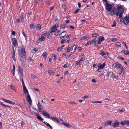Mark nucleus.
I'll return each mask as SVG.
<instances>
[{
    "instance_id": "obj_1",
    "label": "nucleus",
    "mask_w": 129,
    "mask_h": 129,
    "mask_svg": "<svg viewBox=\"0 0 129 129\" xmlns=\"http://www.w3.org/2000/svg\"><path fill=\"white\" fill-rule=\"evenodd\" d=\"M37 106L38 107V111L39 112H43L42 114L43 115L47 117L48 118H50V116L49 113L46 111L44 110V108L42 106L39 102H38V104L37 105Z\"/></svg>"
},
{
    "instance_id": "obj_2",
    "label": "nucleus",
    "mask_w": 129,
    "mask_h": 129,
    "mask_svg": "<svg viewBox=\"0 0 129 129\" xmlns=\"http://www.w3.org/2000/svg\"><path fill=\"white\" fill-rule=\"evenodd\" d=\"M18 53L20 55L26 54L25 49L23 46H21L19 48Z\"/></svg>"
},
{
    "instance_id": "obj_3",
    "label": "nucleus",
    "mask_w": 129,
    "mask_h": 129,
    "mask_svg": "<svg viewBox=\"0 0 129 129\" xmlns=\"http://www.w3.org/2000/svg\"><path fill=\"white\" fill-rule=\"evenodd\" d=\"M105 65V63H103L102 65L101 63H99L98 65V68L97 70L98 72L101 71V69H102Z\"/></svg>"
},
{
    "instance_id": "obj_4",
    "label": "nucleus",
    "mask_w": 129,
    "mask_h": 129,
    "mask_svg": "<svg viewBox=\"0 0 129 129\" xmlns=\"http://www.w3.org/2000/svg\"><path fill=\"white\" fill-rule=\"evenodd\" d=\"M105 5L106 9L108 11H111L112 9V5L110 4H108L106 3Z\"/></svg>"
},
{
    "instance_id": "obj_5",
    "label": "nucleus",
    "mask_w": 129,
    "mask_h": 129,
    "mask_svg": "<svg viewBox=\"0 0 129 129\" xmlns=\"http://www.w3.org/2000/svg\"><path fill=\"white\" fill-rule=\"evenodd\" d=\"M21 61L22 62L26 61V54L20 55L19 56Z\"/></svg>"
},
{
    "instance_id": "obj_6",
    "label": "nucleus",
    "mask_w": 129,
    "mask_h": 129,
    "mask_svg": "<svg viewBox=\"0 0 129 129\" xmlns=\"http://www.w3.org/2000/svg\"><path fill=\"white\" fill-rule=\"evenodd\" d=\"M113 66L114 67V68H115L117 69H120L122 67L121 65L119 63H118V62H116L113 65Z\"/></svg>"
},
{
    "instance_id": "obj_7",
    "label": "nucleus",
    "mask_w": 129,
    "mask_h": 129,
    "mask_svg": "<svg viewBox=\"0 0 129 129\" xmlns=\"http://www.w3.org/2000/svg\"><path fill=\"white\" fill-rule=\"evenodd\" d=\"M50 119L51 120L55 122H57L58 123H59L60 122L58 118H57L55 117H50Z\"/></svg>"
},
{
    "instance_id": "obj_8",
    "label": "nucleus",
    "mask_w": 129,
    "mask_h": 129,
    "mask_svg": "<svg viewBox=\"0 0 129 129\" xmlns=\"http://www.w3.org/2000/svg\"><path fill=\"white\" fill-rule=\"evenodd\" d=\"M13 42V44L15 47L18 46L17 43V40L15 38H13L12 40Z\"/></svg>"
},
{
    "instance_id": "obj_9",
    "label": "nucleus",
    "mask_w": 129,
    "mask_h": 129,
    "mask_svg": "<svg viewBox=\"0 0 129 129\" xmlns=\"http://www.w3.org/2000/svg\"><path fill=\"white\" fill-rule=\"evenodd\" d=\"M18 73L20 74L22 76H23V70L21 67L20 66H19L18 69Z\"/></svg>"
},
{
    "instance_id": "obj_10",
    "label": "nucleus",
    "mask_w": 129,
    "mask_h": 129,
    "mask_svg": "<svg viewBox=\"0 0 129 129\" xmlns=\"http://www.w3.org/2000/svg\"><path fill=\"white\" fill-rule=\"evenodd\" d=\"M120 123L123 126L125 125H129V120H124L122 121Z\"/></svg>"
},
{
    "instance_id": "obj_11",
    "label": "nucleus",
    "mask_w": 129,
    "mask_h": 129,
    "mask_svg": "<svg viewBox=\"0 0 129 129\" xmlns=\"http://www.w3.org/2000/svg\"><path fill=\"white\" fill-rule=\"evenodd\" d=\"M2 99L5 102L13 105L15 104V102H12V101L9 100H6L5 99L2 98Z\"/></svg>"
},
{
    "instance_id": "obj_12",
    "label": "nucleus",
    "mask_w": 129,
    "mask_h": 129,
    "mask_svg": "<svg viewBox=\"0 0 129 129\" xmlns=\"http://www.w3.org/2000/svg\"><path fill=\"white\" fill-rule=\"evenodd\" d=\"M34 114L37 116V118L39 120L41 121H42L44 120L43 118L39 116V114L36 112H35Z\"/></svg>"
},
{
    "instance_id": "obj_13",
    "label": "nucleus",
    "mask_w": 129,
    "mask_h": 129,
    "mask_svg": "<svg viewBox=\"0 0 129 129\" xmlns=\"http://www.w3.org/2000/svg\"><path fill=\"white\" fill-rule=\"evenodd\" d=\"M96 38H94L93 40H92L91 41H89L88 42H87L86 44H85V46H87L89 44L91 45L92 43H95Z\"/></svg>"
},
{
    "instance_id": "obj_14",
    "label": "nucleus",
    "mask_w": 129,
    "mask_h": 129,
    "mask_svg": "<svg viewBox=\"0 0 129 129\" xmlns=\"http://www.w3.org/2000/svg\"><path fill=\"white\" fill-rule=\"evenodd\" d=\"M26 99L28 102L30 104H31V103L32 100L29 95H28L27 96Z\"/></svg>"
},
{
    "instance_id": "obj_15",
    "label": "nucleus",
    "mask_w": 129,
    "mask_h": 129,
    "mask_svg": "<svg viewBox=\"0 0 129 129\" xmlns=\"http://www.w3.org/2000/svg\"><path fill=\"white\" fill-rule=\"evenodd\" d=\"M119 122H116L112 124V126L113 128L117 127L119 125Z\"/></svg>"
},
{
    "instance_id": "obj_16",
    "label": "nucleus",
    "mask_w": 129,
    "mask_h": 129,
    "mask_svg": "<svg viewBox=\"0 0 129 129\" xmlns=\"http://www.w3.org/2000/svg\"><path fill=\"white\" fill-rule=\"evenodd\" d=\"M66 32L63 31L61 34H60L59 36H60V38L61 39H62V38H64L66 35Z\"/></svg>"
},
{
    "instance_id": "obj_17",
    "label": "nucleus",
    "mask_w": 129,
    "mask_h": 129,
    "mask_svg": "<svg viewBox=\"0 0 129 129\" xmlns=\"http://www.w3.org/2000/svg\"><path fill=\"white\" fill-rule=\"evenodd\" d=\"M112 121L111 120L107 121L105 122L104 124V126H106L107 125H111L112 123Z\"/></svg>"
},
{
    "instance_id": "obj_18",
    "label": "nucleus",
    "mask_w": 129,
    "mask_h": 129,
    "mask_svg": "<svg viewBox=\"0 0 129 129\" xmlns=\"http://www.w3.org/2000/svg\"><path fill=\"white\" fill-rule=\"evenodd\" d=\"M121 10L122 11L120 12V13L119 15V17L120 18H121L124 12V9L123 8H122Z\"/></svg>"
},
{
    "instance_id": "obj_19",
    "label": "nucleus",
    "mask_w": 129,
    "mask_h": 129,
    "mask_svg": "<svg viewBox=\"0 0 129 129\" xmlns=\"http://www.w3.org/2000/svg\"><path fill=\"white\" fill-rule=\"evenodd\" d=\"M121 70V71L120 73H119V74L120 75H121V74L123 72L122 74H123L124 73V70L125 69H126V68H125L124 67H122L120 69Z\"/></svg>"
},
{
    "instance_id": "obj_20",
    "label": "nucleus",
    "mask_w": 129,
    "mask_h": 129,
    "mask_svg": "<svg viewBox=\"0 0 129 129\" xmlns=\"http://www.w3.org/2000/svg\"><path fill=\"white\" fill-rule=\"evenodd\" d=\"M77 48V46H76V45H73L72 48L71 50V53H73L76 50V49Z\"/></svg>"
},
{
    "instance_id": "obj_21",
    "label": "nucleus",
    "mask_w": 129,
    "mask_h": 129,
    "mask_svg": "<svg viewBox=\"0 0 129 129\" xmlns=\"http://www.w3.org/2000/svg\"><path fill=\"white\" fill-rule=\"evenodd\" d=\"M117 40V39L115 38H110L109 39H107V40L109 41H112L113 42L116 41Z\"/></svg>"
},
{
    "instance_id": "obj_22",
    "label": "nucleus",
    "mask_w": 129,
    "mask_h": 129,
    "mask_svg": "<svg viewBox=\"0 0 129 129\" xmlns=\"http://www.w3.org/2000/svg\"><path fill=\"white\" fill-rule=\"evenodd\" d=\"M122 52L125 55L129 54V51H127L125 49H123Z\"/></svg>"
},
{
    "instance_id": "obj_23",
    "label": "nucleus",
    "mask_w": 129,
    "mask_h": 129,
    "mask_svg": "<svg viewBox=\"0 0 129 129\" xmlns=\"http://www.w3.org/2000/svg\"><path fill=\"white\" fill-rule=\"evenodd\" d=\"M63 124L67 127L71 128V125L68 123H63Z\"/></svg>"
},
{
    "instance_id": "obj_24",
    "label": "nucleus",
    "mask_w": 129,
    "mask_h": 129,
    "mask_svg": "<svg viewBox=\"0 0 129 129\" xmlns=\"http://www.w3.org/2000/svg\"><path fill=\"white\" fill-rule=\"evenodd\" d=\"M99 54L100 55L104 57H106V53L103 51H101L99 53Z\"/></svg>"
},
{
    "instance_id": "obj_25",
    "label": "nucleus",
    "mask_w": 129,
    "mask_h": 129,
    "mask_svg": "<svg viewBox=\"0 0 129 129\" xmlns=\"http://www.w3.org/2000/svg\"><path fill=\"white\" fill-rule=\"evenodd\" d=\"M43 122L44 124H45L48 127H49L51 129H53L52 128V126H51L49 123L47 122Z\"/></svg>"
},
{
    "instance_id": "obj_26",
    "label": "nucleus",
    "mask_w": 129,
    "mask_h": 129,
    "mask_svg": "<svg viewBox=\"0 0 129 129\" xmlns=\"http://www.w3.org/2000/svg\"><path fill=\"white\" fill-rule=\"evenodd\" d=\"M39 40L42 41H44L45 40V38L43 36L41 35V37H39Z\"/></svg>"
},
{
    "instance_id": "obj_27",
    "label": "nucleus",
    "mask_w": 129,
    "mask_h": 129,
    "mask_svg": "<svg viewBox=\"0 0 129 129\" xmlns=\"http://www.w3.org/2000/svg\"><path fill=\"white\" fill-rule=\"evenodd\" d=\"M58 24H56L54 25L51 28H52V29H56L57 27H58Z\"/></svg>"
},
{
    "instance_id": "obj_28",
    "label": "nucleus",
    "mask_w": 129,
    "mask_h": 129,
    "mask_svg": "<svg viewBox=\"0 0 129 129\" xmlns=\"http://www.w3.org/2000/svg\"><path fill=\"white\" fill-rule=\"evenodd\" d=\"M104 39V38L103 37L100 36L99 37L98 40L100 41H103Z\"/></svg>"
},
{
    "instance_id": "obj_29",
    "label": "nucleus",
    "mask_w": 129,
    "mask_h": 129,
    "mask_svg": "<svg viewBox=\"0 0 129 129\" xmlns=\"http://www.w3.org/2000/svg\"><path fill=\"white\" fill-rule=\"evenodd\" d=\"M23 90L25 94H26V96L29 95L27 89H23Z\"/></svg>"
},
{
    "instance_id": "obj_30",
    "label": "nucleus",
    "mask_w": 129,
    "mask_h": 129,
    "mask_svg": "<svg viewBox=\"0 0 129 129\" xmlns=\"http://www.w3.org/2000/svg\"><path fill=\"white\" fill-rule=\"evenodd\" d=\"M59 30L58 29H56L55 32L54 33V34L56 36L58 35L59 34Z\"/></svg>"
},
{
    "instance_id": "obj_31",
    "label": "nucleus",
    "mask_w": 129,
    "mask_h": 129,
    "mask_svg": "<svg viewBox=\"0 0 129 129\" xmlns=\"http://www.w3.org/2000/svg\"><path fill=\"white\" fill-rule=\"evenodd\" d=\"M116 13H117V11H114L112 10L110 12V15L111 16H113Z\"/></svg>"
},
{
    "instance_id": "obj_32",
    "label": "nucleus",
    "mask_w": 129,
    "mask_h": 129,
    "mask_svg": "<svg viewBox=\"0 0 129 129\" xmlns=\"http://www.w3.org/2000/svg\"><path fill=\"white\" fill-rule=\"evenodd\" d=\"M42 55L43 56V58H45L47 57V52H45Z\"/></svg>"
},
{
    "instance_id": "obj_33",
    "label": "nucleus",
    "mask_w": 129,
    "mask_h": 129,
    "mask_svg": "<svg viewBox=\"0 0 129 129\" xmlns=\"http://www.w3.org/2000/svg\"><path fill=\"white\" fill-rule=\"evenodd\" d=\"M113 73L111 72H110L108 73L107 76H112L113 75Z\"/></svg>"
},
{
    "instance_id": "obj_34",
    "label": "nucleus",
    "mask_w": 129,
    "mask_h": 129,
    "mask_svg": "<svg viewBox=\"0 0 129 129\" xmlns=\"http://www.w3.org/2000/svg\"><path fill=\"white\" fill-rule=\"evenodd\" d=\"M45 37H46L47 38H48L50 36V34L49 33L46 32L44 34Z\"/></svg>"
},
{
    "instance_id": "obj_35",
    "label": "nucleus",
    "mask_w": 129,
    "mask_h": 129,
    "mask_svg": "<svg viewBox=\"0 0 129 129\" xmlns=\"http://www.w3.org/2000/svg\"><path fill=\"white\" fill-rule=\"evenodd\" d=\"M115 46L117 47H120L121 46V45L120 42H117L115 44Z\"/></svg>"
},
{
    "instance_id": "obj_36",
    "label": "nucleus",
    "mask_w": 129,
    "mask_h": 129,
    "mask_svg": "<svg viewBox=\"0 0 129 129\" xmlns=\"http://www.w3.org/2000/svg\"><path fill=\"white\" fill-rule=\"evenodd\" d=\"M22 84L23 87V89H26L24 84L23 79H22Z\"/></svg>"
},
{
    "instance_id": "obj_37",
    "label": "nucleus",
    "mask_w": 129,
    "mask_h": 129,
    "mask_svg": "<svg viewBox=\"0 0 129 129\" xmlns=\"http://www.w3.org/2000/svg\"><path fill=\"white\" fill-rule=\"evenodd\" d=\"M87 38V37L86 36H83L81 38L80 40H83L84 39H86Z\"/></svg>"
},
{
    "instance_id": "obj_38",
    "label": "nucleus",
    "mask_w": 129,
    "mask_h": 129,
    "mask_svg": "<svg viewBox=\"0 0 129 129\" xmlns=\"http://www.w3.org/2000/svg\"><path fill=\"white\" fill-rule=\"evenodd\" d=\"M48 73L51 75V74L52 75H53L54 74V72L53 71H52V70L49 69L48 70Z\"/></svg>"
},
{
    "instance_id": "obj_39",
    "label": "nucleus",
    "mask_w": 129,
    "mask_h": 129,
    "mask_svg": "<svg viewBox=\"0 0 129 129\" xmlns=\"http://www.w3.org/2000/svg\"><path fill=\"white\" fill-rule=\"evenodd\" d=\"M0 105H2L3 106H4V107H8V108H10V106H8L7 105H6L5 104H4L3 103H0Z\"/></svg>"
},
{
    "instance_id": "obj_40",
    "label": "nucleus",
    "mask_w": 129,
    "mask_h": 129,
    "mask_svg": "<svg viewBox=\"0 0 129 129\" xmlns=\"http://www.w3.org/2000/svg\"><path fill=\"white\" fill-rule=\"evenodd\" d=\"M19 18L20 19H21V20L22 21V22H23L24 20V18L23 16L22 15H21L19 17Z\"/></svg>"
},
{
    "instance_id": "obj_41",
    "label": "nucleus",
    "mask_w": 129,
    "mask_h": 129,
    "mask_svg": "<svg viewBox=\"0 0 129 129\" xmlns=\"http://www.w3.org/2000/svg\"><path fill=\"white\" fill-rule=\"evenodd\" d=\"M80 61L79 60H78L77 61L75 62V65L76 66H77L78 65H79L80 64Z\"/></svg>"
},
{
    "instance_id": "obj_42",
    "label": "nucleus",
    "mask_w": 129,
    "mask_h": 129,
    "mask_svg": "<svg viewBox=\"0 0 129 129\" xmlns=\"http://www.w3.org/2000/svg\"><path fill=\"white\" fill-rule=\"evenodd\" d=\"M98 36V34L97 33H95L92 34V36L93 37H96Z\"/></svg>"
},
{
    "instance_id": "obj_43",
    "label": "nucleus",
    "mask_w": 129,
    "mask_h": 129,
    "mask_svg": "<svg viewBox=\"0 0 129 129\" xmlns=\"http://www.w3.org/2000/svg\"><path fill=\"white\" fill-rule=\"evenodd\" d=\"M85 59V57H83L81 58L80 59L79 61L80 62L81 61H84Z\"/></svg>"
},
{
    "instance_id": "obj_44",
    "label": "nucleus",
    "mask_w": 129,
    "mask_h": 129,
    "mask_svg": "<svg viewBox=\"0 0 129 129\" xmlns=\"http://www.w3.org/2000/svg\"><path fill=\"white\" fill-rule=\"evenodd\" d=\"M31 76L33 79H35L36 78L37 79V76L34 74H31Z\"/></svg>"
},
{
    "instance_id": "obj_45",
    "label": "nucleus",
    "mask_w": 129,
    "mask_h": 129,
    "mask_svg": "<svg viewBox=\"0 0 129 129\" xmlns=\"http://www.w3.org/2000/svg\"><path fill=\"white\" fill-rule=\"evenodd\" d=\"M70 104H76V103L75 101H72L71 102H68Z\"/></svg>"
},
{
    "instance_id": "obj_46",
    "label": "nucleus",
    "mask_w": 129,
    "mask_h": 129,
    "mask_svg": "<svg viewBox=\"0 0 129 129\" xmlns=\"http://www.w3.org/2000/svg\"><path fill=\"white\" fill-rule=\"evenodd\" d=\"M50 29L51 30V31H50V33H52L53 32H54V33L55 32V30L56 29H52V28H50Z\"/></svg>"
},
{
    "instance_id": "obj_47",
    "label": "nucleus",
    "mask_w": 129,
    "mask_h": 129,
    "mask_svg": "<svg viewBox=\"0 0 129 129\" xmlns=\"http://www.w3.org/2000/svg\"><path fill=\"white\" fill-rule=\"evenodd\" d=\"M56 59V55L55 54H54L53 55V56L52 58V59L53 60H55Z\"/></svg>"
},
{
    "instance_id": "obj_48",
    "label": "nucleus",
    "mask_w": 129,
    "mask_h": 129,
    "mask_svg": "<svg viewBox=\"0 0 129 129\" xmlns=\"http://www.w3.org/2000/svg\"><path fill=\"white\" fill-rule=\"evenodd\" d=\"M80 10V9H77L74 12V13L76 14Z\"/></svg>"
},
{
    "instance_id": "obj_49",
    "label": "nucleus",
    "mask_w": 129,
    "mask_h": 129,
    "mask_svg": "<svg viewBox=\"0 0 129 129\" xmlns=\"http://www.w3.org/2000/svg\"><path fill=\"white\" fill-rule=\"evenodd\" d=\"M66 25L65 24H61V25L60 27H61L62 29H63L64 28L66 27Z\"/></svg>"
},
{
    "instance_id": "obj_50",
    "label": "nucleus",
    "mask_w": 129,
    "mask_h": 129,
    "mask_svg": "<svg viewBox=\"0 0 129 129\" xmlns=\"http://www.w3.org/2000/svg\"><path fill=\"white\" fill-rule=\"evenodd\" d=\"M63 49V48H61V47H59L57 49V50L58 51H61Z\"/></svg>"
},
{
    "instance_id": "obj_51",
    "label": "nucleus",
    "mask_w": 129,
    "mask_h": 129,
    "mask_svg": "<svg viewBox=\"0 0 129 129\" xmlns=\"http://www.w3.org/2000/svg\"><path fill=\"white\" fill-rule=\"evenodd\" d=\"M30 27L31 28H32L33 29H34L35 27L33 24H31L30 25Z\"/></svg>"
},
{
    "instance_id": "obj_52",
    "label": "nucleus",
    "mask_w": 129,
    "mask_h": 129,
    "mask_svg": "<svg viewBox=\"0 0 129 129\" xmlns=\"http://www.w3.org/2000/svg\"><path fill=\"white\" fill-rule=\"evenodd\" d=\"M62 7L63 9H64L65 10L66 9V6L64 4H63L62 5Z\"/></svg>"
},
{
    "instance_id": "obj_53",
    "label": "nucleus",
    "mask_w": 129,
    "mask_h": 129,
    "mask_svg": "<svg viewBox=\"0 0 129 129\" xmlns=\"http://www.w3.org/2000/svg\"><path fill=\"white\" fill-rule=\"evenodd\" d=\"M62 40L61 42V44H63L66 41V40L64 39H62Z\"/></svg>"
},
{
    "instance_id": "obj_54",
    "label": "nucleus",
    "mask_w": 129,
    "mask_h": 129,
    "mask_svg": "<svg viewBox=\"0 0 129 129\" xmlns=\"http://www.w3.org/2000/svg\"><path fill=\"white\" fill-rule=\"evenodd\" d=\"M72 35H68L66 36V38H70L72 37Z\"/></svg>"
},
{
    "instance_id": "obj_55",
    "label": "nucleus",
    "mask_w": 129,
    "mask_h": 129,
    "mask_svg": "<svg viewBox=\"0 0 129 129\" xmlns=\"http://www.w3.org/2000/svg\"><path fill=\"white\" fill-rule=\"evenodd\" d=\"M121 8L122 6H119L117 7V9L118 10H120V9H122V8L121 9Z\"/></svg>"
},
{
    "instance_id": "obj_56",
    "label": "nucleus",
    "mask_w": 129,
    "mask_h": 129,
    "mask_svg": "<svg viewBox=\"0 0 129 129\" xmlns=\"http://www.w3.org/2000/svg\"><path fill=\"white\" fill-rule=\"evenodd\" d=\"M112 77L113 78H115L117 79L118 78V77L115 75L113 74V75H112Z\"/></svg>"
},
{
    "instance_id": "obj_57",
    "label": "nucleus",
    "mask_w": 129,
    "mask_h": 129,
    "mask_svg": "<svg viewBox=\"0 0 129 129\" xmlns=\"http://www.w3.org/2000/svg\"><path fill=\"white\" fill-rule=\"evenodd\" d=\"M15 67L14 65H13V68L12 69V73L14 71L15 72Z\"/></svg>"
},
{
    "instance_id": "obj_58",
    "label": "nucleus",
    "mask_w": 129,
    "mask_h": 129,
    "mask_svg": "<svg viewBox=\"0 0 129 129\" xmlns=\"http://www.w3.org/2000/svg\"><path fill=\"white\" fill-rule=\"evenodd\" d=\"M21 124V126L22 127L23 125L25 124V123L23 121H21L20 123Z\"/></svg>"
},
{
    "instance_id": "obj_59",
    "label": "nucleus",
    "mask_w": 129,
    "mask_h": 129,
    "mask_svg": "<svg viewBox=\"0 0 129 129\" xmlns=\"http://www.w3.org/2000/svg\"><path fill=\"white\" fill-rule=\"evenodd\" d=\"M41 25L40 24H38L37 26V27H38V28L40 29H41Z\"/></svg>"
},
{
    "instance_id": "obj_60",
    "label": "nucleus",
    "mask_w": 129,
    "mask_h": 129,
    "mask_svg": "<svg viewBox=\"0 0 129 129\" xmlns=\"http://www.w3.org/2000/svg\"><path fill=\"white\" fill-rule=\"evenodd\" d=\"M37 50V49L36 48H35L34 49H33V51L32 52L33 53H35V52H36V51Z\"/></svg>"
},
{
    "instance_id": "obj_61",
    "label": "nucleus",
    "mask_w": 129,
    "mask_h": 129,
    "mask_svg": "<svg viewBox=\"0 0 129 129\" xmlns=\"http://www.w3.org/2000/svg\"><path fill=\"white\" fill-rule=\"evenodd\" d=\"M116 22L115 21H114L113 25L112 26V27H113L114 26H116Z\"/></svg>"
},
{
    "instance_id": "obj_62",
    "label": "nucleus",
    "mask_w": 129,
    "mask_h": 129,
    "mask_svg": "<svg viewBox=\"0 0 129 129\" xmlns=\"http://www.w3.org/2000/svg\"><path fill=\"white\" fill-rule=\"evenodd\" d=\"M77 49L78 51H80L82 49V48L81 47H78Z\"/></svg>"
},
{
    "instance_id": "obj_63",
    "label": "nucleus",
    "mask_w": 129,
    "mask_h": 129,
    "mask_svg": "<svg viewBox=\"0 0 129 129\" xmlns=\"http://www.w3.org/2000/svg\"><path fill=\"white\" fill-rule=\"evenodd\" d=\"M28 60H29V62H33V60L30 57H29Z\"/></svg>"
},
{
    "instance_id": "obj_64",
    "label": "nucleus",
    "mask_w": 129,
    "mask_h": 129,
    "mask_svg": "<svg viewBox=\"0 0 129 129\" xmlns=\"http://www.w3.org/2000/svg\"><path fill=\"white\" fill-rule=\"evenodd\" d=\"M71 49V48L70 47H68L67 49V51L68 52H69L70 51Z\"/></svg>"
}]
</instances>
